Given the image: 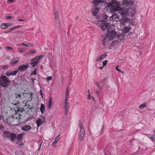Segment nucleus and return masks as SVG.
<instances>
[{
    "mask_svg": "<svg viewBox=\"0 0 155 155\" xmlns=\"http://www.w3.org/2000/svg\"><path fill=\"white\" fill-rule=\"evenodd\" d=\"M113 25H109L108 28V34L107 33L106 34V37H104L103 40L101 44L103 45H106L107 43V38L108 37L109 39L110 40H112L114 38H116L117 34V32L114 31L113 30Z\"/></svg>",
    "mask_w": 155,
    "mask_h": 155,
    "instance_id": "nucleus-1",
    "label": "nucleus"
},
{
    "mask_svg": "<svg viewBox=\"0 0 155 155\" xmlns=\"http://www.w3.org/2000/svg\"><path fill=\"white\" fill-rule=\"evenodd\" d=\"M9 78L4 75H2L0 77V85L2 87H6L9 85L10 83Z\"/></svg>",
    "mask_w": 155,
    "mask_h": 155,
    "instance_id": "nucleus-2",
    "label": "nucleus"
},
{
    "mask_svg": "<svg viewBox=\"0 0 155 155\" xmlns=\"http://www.w3.org/2000/svg\"><path fill=\"white\" fill-rule=\"evenodd\" d=\"M78 125L80 128V130L79 133V140L81 141H83L84 140V137L85 133L84 128L81 121L79 122Z\"/></svg>",
    "mask_w": 155,
    "mask_h": 155,
    "instance_id": "nucleus-3",
    "label": "nucleus"
},
{
    "mask_svg": "<svg viewBox=\"0 0 155 155\" xmlns=\"http://www.w3.org/2000/svg\"><path fill=\"white\" fill-rule=\"evenodd\" d=\"M104 80H102L100 83H96V84L97 86L98 87V90H97L96 91V94H98L100 91L102 89V87L103 86V84L104 82Z\"/></svg>",
    "mask_w": 155,
    "mask_h": 155,
    "instance_id": "nucleus-4",
    "label": "nucleus"
},
{
    "mask_svg": "<svg viewBox=\"0 0 155 155\" xmlns=\"http://www.w3.org/2000/svg\"><path fill=\"white\" fill-rule=\"evenodd\" d=\"M134 3L133 0H123L122 5L125 6L133 5Z\"/></svg>",
    "mask_w": 155,
    "mask_h": 155,
    "instance_id": "nucleus-5",
    "label": "nucleus"
},
{
    "mask_svg": "<svg viewBox=\"0 0 155 155\" xmlns=\"http://www.w3.org/2000/svg\"><path fill=\"white\" fill-rule=\"evenodd\" d=\"M109 26L108 22L106 21H104L101 23L100 27L102 30L103 31H104L107 28H108Z\"/></svg>",
    "mask_w": 155,
    "mask_h": 155,
    "instance_id": "nucleus-6",
    "label": "nucleus"
},
{
    "mask_svg": "<svg viewBox=\"0 0 155 155\" xmlns=\"http://www.w3.org/2000/svg\"><path fill=\"white\" fill-rule=\"evenodd\" d=\"M45 118L44 116H42L40 118L38 119L36 121V123L37 124V126L39 127L42 123H45Z\"/></svg>",
    "mask_w": 155,
    "mask_h": 155,
    "instance_id": "nucleus-7",
    "label": "nucleus"
},
{
    "mask_svg": "<svg viewBox=\"0 0 155 155\" xmlns=\"http://www.w3.org/2000/svg\"><path fill=\"white\" fill-rule=\"evenodd\" d=\"M136 13V12L133 15H132L130 16H129V15H127L125 17H123L122 16H121L122 17V18H121V23H122L123 25H124L126 23H127L128 22H129L130 21V19L129 18H125L127 16H133V15H134Z\"/></svg>",
    "mask_w": 155,
    "mask_h": 155,
    "instance_id": "nucleus-8",
    "label": "nucleus"
},
{
    "mask_svg": "<svg viewBox=\"0 0 155 155\" xmlns=\"http://www.w3.org/2000/svg\"><path fill=\"white\" fill-rule=\"evenodd\" d=\"M38 60L35 57L31 59L30 64L32 67H34L38 64Z\"/></svg>",
    "mask_w": 155,
    "mask_h": 155,
    "instance_id": "nucleus-9",
    "label": "nucleus"
},
{
    "mask_svg": "<svg viewBox=\"0 0 155 155\" xmlns=\"http://www.w3.org/2000/svg\"><path fill=\"white\" fill-rule=\"evenodd\" d=\"M28 68V66L27 65H21L18 67L17 70H18V71H23L27 69Z\"/></svg>",
    "mask_w": 155,
    "mask_h": 155,
    "instance_id": "nucleus-10",
    "label": "nucleus"
},
{
    "mask_svg": "<svg viewBox=\"0 0 155 155\" xmlns=\"http://www.w3.org/2000/svg\"><path fill=\"white\" fill-rule=\"evenodd\" d=\"M31 129V127L30 125H26L22 126L21 127V130L23 131H27Z\"/></svg>",
    "mask_w": 155,
    "mask_h": 155,
    "instance_id": "nucleus-11",
    "label": "nucleus"
},
{
    "mask_svg": "<svg viewBox=\"0 0 155 155\" xmlns=\"http://www.w3.org/2000/svg\"><path fill=\"white\" fill-rule=\"evenodd\" d=\"M10 140L12 141H14L17 138V136L16 134L14 133H11L10 135Z\"/></svg>",
    "mask_w": 155,
    "mask_h": 155,
    "instance_id": "nucleus-12",
    "label": "nucleus"
},
{
    "mask_svg": "<svg viewBox=\"0 0 155 155\" xmlns=\"http://www.w3.org/2000/svg\"><path fill=\"white\" fill-rule=\"evenodd\" d=\"M11 132L9 131H5L4 132V138L9 139L10 138V135Z\"/></svg>",
    "mask_w": 155,
    "mask_h": 155,
    "instance_id": "nucleus-13",
    "label": "nucleus"
},
{
    "mask_svg": "<svg viewBox=\"0 0 155 155\" xmlns=\"http://www.w3.org/2000/svg\"><path fill=\"white\" fill-rule=\"evenodd\" d=\"M91 3H94L96 6L98 5L99 4L102 3L103 1L102 0H91ZM104 2H105V1H104Z\"/></svg>",
    "mask_w": 155,
    "mask_h": 155,
    "instance_id": "nucleus-14",
    "label": "nucleus"
},
{
    "mask_svg": "<svg viewBox=\"0 0 155 155\" xmlns=\"http://www.w3.org/2000/svg\"><path fill=\"white\" fill-rule=\"evenodd\" d=\"M68 101H64V108L65 111V114H67L68 111Z\"/></svg>",
    "mask_w": 155,
    "mask_h": 155,
    "instance_id": "nucleus-15",
    "label": "nucleus"
},
{
    "mask_svg": "<svg viewBox=\"0 0 155 155\" xmlns=\"http://www.w3.org/2000/svg\"><path fill=\"white\" fill-rule=\"evenodd\" d=\"M19 113H18V115L19 116L18 117L16 115H12L11 116V118H13L15 119H17L18 120V122L19 123L20 122L21 117H20L21 115V114L19 115Z\"/></svg>",
    "mask_w": 155,
    "mask_h": 155,
    "instance_id": "nucleus-16",
    "label": "nucleus"
},
{
    "mask_svg": "<svg viewBox=\"0 0 155 155\" xmlns=\"http://www.w3.org/2000/svg\"><path fill=\"white\" fill-rule=\"evenodd\" d=\"M60 136V135L59 134L58 135V136L55 138L54 140L53 141V143H52V145L53 146H54L55 144H56L57 143L58 141L60 139V138H59Z\"/></svg>",
    "mask_w": 155,
    "mask_h": 155,
    "instance_id": "nucleus-17",
    "label": "nucleus"
},
{
    "mask_svg": "<svg viewBox=\"0 0 155 155\" xmlns=\"http://www.w3.org/2000/svg\"><path fill=\"white\" fill-rule=\"evenodd\" d=\"M99 8H95L94 10L92 11V14L94 16H95L97 15V13L99 11Z\"/></svg>",
    "mask_w": 155,
    "mask_h": 155,
    "instance_id": "nucleus-18",
    "label": "nucleus"
},
{
    "mask_svg": "<svg viewBox=\"0 0 155 155\" xmlns=\"http://www.w3.org/2000/svg\"><path fill=\"white\" fill-rule=\"evenodd\" d=\"M124 38V35L122 34L117 35L116 39H117L118 40H121Z\"/></svg>",
    "mask_w": 155,
    "mask_h": 155,
    "instance_id": "nucleus-19",
    "label": "nucleus"
},
{
    "mask_svg": "<svg viewBox=\"0 0 155 155\" xmlns=\"http://www.w3.org/2000/svg\"><path fill=\"white\" fill-rule=\"evenodd\" d=\"M15 153L16 155H24L23 152L22 151L19 150L15 151Z\"/></svg>",
    "mask_w": 155,
    "mask_h": 155,
    "instance_id": "nucleus-20",
    "label": "nucleus"
},
{
    "mask_svg": "<svg viewBox=\"0 0 155 155\" xmlns=\"http://www.w3.org/2000/svg\"><path fill=\"white\" fill-rule=\"evenodd\" d=\"M1 28L2 29H5L8 28L7 23H3L1 24Z\"/></svg>",
    "mask_w": 155,
    "mask_h": 155,
    "instance_id": "nucleus-21",
    "label": "nucleus"
},
{
    "mask_svg": "<svg viewBox=\"0 0 155 155\" xmlns=\"http://www.w3.org/2000/svg\"><path fill=\"white\" fill-rule=\"evenodd\" d=\"M110 18H112V20H115L116 18H118V16L116 14H114L111 16Z\"/></svg>",
    "mask_w": 155,
    "mask_h": 155,
    "instance_id": "nucleus-22",
    "label": "nucleus"
},
{
    "mask_svg": "<svg viewBox=\"0 0 155 155\" xmlns=\"http://www.w3.org/2000/svg\"><path fill=\"white\" fill-rule=\"evenodd\" d=\"M45 110V107L44 104H41V107L40 108V110L41 113L43 114V113L44 110Z\"/></svg>",
    "mask_w": 155,
    "mask_h": 155,
    "instance_id": "nucleus-23",
    "label": "nucleus"
},
{
    "mask_svg": "<svg viewBox=\"0 0 155 155\" xmlns=\"http://www.w3.org/2000/svg\"><path fill=\"white\" fill-rule=\"evenodd\" d=\"M68 88H66V91L65 92V100H66V101H68V97L69 95V94L68 92Z\"/></svg>",
    "mask_w": 155,
    "mask_h": 155,
    "instance_id": "nucleus-24",
    "label": "nucleus"
},
{
    "mask_svg": "<svg viewBox=\"0 0 155 155\" xmlns=\"http://www.w3.org/2000/svg\"><path fill=\"white\" fill-rule=\"evenodd\" d=\"M23 134H19L18 135L17 137V139L18 140H20L22 139Z\"/></svg>",
    "mask_w": 155,
    "mask_h": 155,
    "instance_id": "nucleus-25",
    "label": "nucleus"
},
{
    "mask_svg": "<svg viewBox=\"0 0 155 155\" xmlns=\"http://www.w3.org/2000/svg\"><path fill=\"white\" fill-rule=\"evenodd\" d=\"M129 30L130 29L128 27H125L123 29V32L124 34H126L128 32Z\"/></svg>",
    "mask_w": 155,
    "mask_h": 155,
    "instance_id": "nucleus-26",
    "label": "nucleus"
},
{
    "mask_svg": "<svg viewBox=\"0 0 155 155\" xmlns=\"http://www.w3.org/2000/svg\"><path fill=\"white\" fill-rule=\"evenodd\" d=\"M52 98L51 97H50L48 102V108L49 109H50L52 104Z\"/></svg>",
    "mask_w": 155,
    "mask_h": 155,
    "instance_id": "nucleus-27",
    "label": "nucleus"
},
{
    "mask_svg": "<svg viewBox=\"0 0 155 155\" xmlns=\"http://www.w3.org/2000/svg\"><path fill=\"white\" fill-rule=\"evenodd\" d=\"M15 98L20 99L21 98V97L20 94H17V93H15Z\"/></svg>",
    "mask_w": 155,
    "mask_h": 155,
    "instance_id": "nucleus-28",
    "label": "nucleus"
},
{
    "mask_svg": "<svg viewBox=\"0 0 155 155\" xmlns=\"http://www.w3.org/2000/svg\"><path fill=\"white\" fill-rule=\"evenodd\" d=\"M146 106V104L145 103L141 105H140L139 107V108L141 109H142L144 108V107H145Z\"/></svg>",
    "mask_w": 155,
    "mask_h": 155,
    "instance_id": "nucleus-29",
    "label": "nucleus"
},
{
    "mask_svg": "<svg viewBox=\"0 0 155 155\" xmlns=\"http://www.w3.org/2000/svg\"><path fill=\"white\" fill-rule=\"evenodd\" d=\"M105 128V125H103L102 126L101 130L100 131V135H102L103 134L104 131V130Z\"/></svg>",
    "mask_w": 155,
    "mask_h": 155,
    "instance_id": "nucleus-30",
    "label": "nucleus"
},
{
    "mask_svg": "<svg viewBox=\"0 0 155 155\" xmlns=\"http://www.w3.org/2000/svg\"><path fill=\"white\" fill-rule=\"evenodd\" d=\"M18 49L20 52L25 53V49L24 48H19Z\"/></svg>",
    "mask_w": 155,
    "mask_h": 155,
    "instance_id": "nucleus-31",
    "label": "nucleus"
},
{
    "mask_svg": "<svg viewBox=\"0 0 155 155\" xmlns=\"http://www.w3.org/2000/svg\"><path fill=\"white\" fill-rule=\"evenodd\" d=\"M107 55L106 54H104L101 55L100 56V57L101 58V60H103L104 58H105L107 56Z\"/></svg>",
    "mask_w": 155,
    "mask_h": 155,
    "instance_id": "nucleus-32",
    "label": "nucleus"
},
{
    "mask_svg": "<svg viewBox=\"0 0 155 155\" xmlns=\"http://www.w3.org/2000/svg\"><path fill=\"white\" fill-rule=\"evenodd\" d=\"M43 57V55H41L39 56H36L35 57L36 58L38 61L41 58H42Z\"/></svg>",
    "mask_w": 155,
    "mask_h": 155,
    "instance_id": "nucleus-33",
    "label": "nucleus"
},
{
    "mask_svg": "<svg viewBox=\"0 0 155 155\" xmlns=\"http://www.w3.org/2000/svg\"><path fill=\"white\" fill-rule=\"evenodd\" d=\"M12 73V75L14 76L18 72V70H15L14 71L11 72Z\"/></svg>",
    "mask_w": 155,
    "mask_h": 155,
    "instance_id": "nucleus-34",
    "label": "nucleus"
},
{
    "mask_svg": "<svg viewBox=\"0 0 155 155\" xmlns=\"http://www.w3.org/2000/svg\"><path fill=\"white\" fill-rule=\"evenodd\" d=\"M17 111L18 112L20 111V112L21 113L24 111L25 110H24V108L19 107V108L18 109Z\"/></svg>",
    "mask_w": 155,
    "mask_h": 155,
    "instance_id": "nucleus-35",
    "label": "nucleus"
},
{
    "mask_svg": "<svg viewBox=\"0 0 155 155\" xmlns=\"http://www.w3.org/2000/svg\"><path fill=\"white\" fill-rule=\"evenodd\" d=\"M18 61L17 60H13L12 61V64H15L17 63Z\"/></svg>",
    "mask_w": 155,
    "mask_h": 155,
    "instance_id": "nucleus-36",
    "label": "nucleus"
},
{
    "mask_svg": "<svg viewBox=\"0 0 155 155\" xmlns=\"http://www.w3.org/2000/svg\"><path fill=\"white\" fill-rule=\"evenodd\" d=\"M55 19L56 20L58 19V12L57 11L55 12Z\"/></svg>",
    "mask_w": 155,
    "mask_h": 155,
    "instance_id": "nucleus-37",
    "label": "nucleus"
},
{
    "mask_svg": "<svg viewBox=\"0 0 155 155\" xmlns=\"http://www.w3.org/2000/svg\"><path fill=\"white\" fill-rule=\"evenodd\" d=\"M30 97L31 98V100H29V101H31L32 100V98H33V97H32V96H33V95L34 94L33 93H32V92H31L30 93Z\"/></svg>",
    "mask_w": 155,
    "mask_h": 155,
    "instance_id": "nucleus-38",
    "label": "nucleus"
},
{
    "mask_svg": "<svg viewBox=\"0 0 155 155\" xmlns=\"http://www.w3.org/2000/svg\"><path fill=\"white\" fill-rule=\"evenodd\" d=\"M7 76H12V73L11 72H6L5 74Z\"/></svg>",
    "mask_w": 155,
    "mask_h": 155,
    "instance_id": "nucleus-39",
    "label": "nucleus"
},
{
    "mask_svg": "<svg viewBox=\"0 0 155 155\" xmlns=\"http://www.w3.org/2000/svg\"><path fill=\"white\" fill-rule=\"evenodd\" d=\"M7 25L8 26V27L9 26H12L14 25V23H7Z\"/></svg>",
    "mask_w": 155,
    "mask_h": 155,
    "instance_id": "nucleus-40",
    "label": "nucleus"
},
{
    "mask_svg": "<svg viewBox=\"0 0 155 155\" xmlns=\"http://www.w3.org/2000/svg\"><path fill=\"white\" fill-rule=\"evenodd\" d=\"M107 60H105L103 61V67H104L106 65L107 63Z\"/></svg>",
    "mask_w": 155,
    "mask_h": 155,
    "instance_id": "nucleus-41",
    "label": "nucleus"
},
{
    "mask_svg": "<svg viewBox=\"0 0 155 155\" xmlns=\"http://www.w3.org/2000/svg\"><path fill=\"white\" fill-rule=\"evenodd\" d=\"M21 26H14L13 27V28L14 30L18 28H20Z\"/></svg>",
    "mask_w": 155,
    "mask_h": 155,
    "instance_id": "nucleus-42",
    "label": "nucleus"
},
{
    "mask_svg": "<svg viewBox=\"0 0 155 155\" xmlns=\"http://www.w3.org/2000/svg\"><path fill=\"white\" fill-rule=\"evenodd\" d=\"M150 138L152 140L155 141V135L150 137Z\"/></svg>",
    "mask_w": 155,
    "mask_h": 155,
    "instance_id": "nucleus-43",
    "label": "nucleus"
},
{
    "mask_svg": "<svg viewBox=\"0 0 155 155\" xmlns=\"http://www.w3.org/2000/svg\"><path fill=\"white\" fill-rule=\"evenodd\" d=\"M52 79V78L51 76H48L47 77V80L48 81L51 80Z\"/></svg>",
    "mask_w": 155,
    "mask_h": 155,
    "instance_id": "nucleus-44",
    "label": "nucleus"
},
{
    "mask_svg": "<svg viewBox=\"0 0 155 155\" xmlns=\"http://www.w3.org/2000/svg\"><path fill=\"white\" fill-rule=\"evenodd\" d=\"M5 48L7 49L8 50H12L13 49V48L10 47V46H7L5 47Z\"/></svg>",
    "mask_w": 155,
    "mask_h": 155,
    "instance_id": "nucleus-45",
    "label": "nucleus"
},
{
    "mask_svg": "<svg viewBox=\"0 0 155 155\" xmlns=\"http://www.w3.org/2000/svg\"><path fill=\"white\" fill-rule=\"evenodd\" d=\"M115 69L117 70L119 72H123L121 71L118 68V66L116 67Z\"/></svg>",
    "mask_w": 155,
    "mask_h": 155,
    "instance_id": "nucleus-46",
    "label": "nucleus"
},
{
    "mask_svg": "<svg viewBox=\"0 0 155 155\" xmlns=\"http://www.w3.org/2000/svg\"><path fill=\"white\" fill-rule=\"evenodd\" d=\"M36 74V70L35 69L32 72L31 75H35Z\"/></svg>",
    "mask_w": 155,
    "mask_h": 155,
    "instance_id": "nucleus-47",
    "label": "nucleus"
},
{
    "mask_svg": "<svg viewBox=\"0 0 155 155\" xmlns=\"http://www.w3.org/2000/svg\"><path fill=\"white\" fill-rule=\"evenodd\" d=\"M28 53L31 54H32L35 53V51H29Z\"/></svg>",
    "mask_w": 155,
    "mask_h": 155,
    "instance_id": "nucleus-48",
    "label": "nucleus"
},
{
    "mask_svg": "<svg viewBox=\"0 0 155 155\" xmlns=\"http://www.w3.org/2000/svg\"><path fill=\"white\" fill-rule=\"evenodd\" d=\"M21 45H23V46H25V47H28V45L27 44H26L22 43L21 44Z\"/></svg>",
    "mask_w": 155,
    "mask_h": 155,
    "instance_id": "nucleus-49",
    "label": "nucleus"
},
{
    "mask_svg": "<svg viewBox=\"0 0 155 155\" xmlns=\"http://www.w3.org/2000/svg\"><path fill=\"white\" fill-rule=\"evenodd\" d=\"M91 96H92L90 94H89V95H88V99L90 100H91Z\"/></svg>",
    "mask_w": 155,
    "mask_h": 155,
    "instance_id": "nucleus-50",
    "label": "nucleus"
},
{
    "mask_svg": "<svg viewBox=\"0 0 155 155\" xmlns=\"http://www.w3.org/2000/svg\"><path fill=\"white\" fill-rule=\"evenodd\" d=\"M14 0H8V3H12L13 2Z\"/></svg>",
    "mask_w": 155,
    "mask_h": 155,
    "instance_id": "nucleus-51",
    "label": "nucleus"
},
{
    "mask_svg": "<svg viewBox=\"0 0 155 155\" xmlns=\"http://www.w3.org/2000/svg\"><path fill=\"white\" fill-rule=\"evenodd\" d=\"M101 60V58L100 57H99V58H97L96 59V61H98L100 60Z\"/></svg>",
    "mask_w": 155,
    "mask_h": 155,
    "instance_id": "nucleus-52",
    "label": "nucleus"
},
{
    "mask_svg": "<svg viewBox=\"0 0 155 155\" xmlns=\"http://www.w3.org/2000/svg\"><path fill=\"white\" fill-rule=\"evenodd\" d=\"M11 18H12V16H7L6 17V18L7 19H11Z\"/></svg>",
    "mask_w": 155,
    "mask_h": 155,
    "instance_id": "nucleus-53",
    "label": "nucleus"
},
{
    "mask_svg": "<svg viewBox=\"0 0 155 155\" xmlns=\"http://www.w3.org/2000/svg\"><path fill=\"white\" fill-rule=\"evenodd\" d=\"M35 80H36V79H34V78H32L31 79V81H32V83H34V81H35Z\"/></svg>",
    "mask_w": 155,
    "mask_h": 155,
    "instance_id": "nucleus-54",
    "label": "nucleus"
},
{
    "mask_svg": "<svg viewBox=\"0 0 155 155\" xmlns=\"http://www.w3.org/2000/svg\"><path fill=\"white\" fill-rule=\"evenodd\" d=\"M7 66H4L3 67V69H6L7 68Z\"/></svg>",
    "mask_w": 155,
    "mask_h": 155,
    "instance_id": "nucleus-55",
    "label": "nucleus"
},
{
    "mask_svg": "<svg viewBox=\"0 0 155 155\" xmlns=\"http://www.w3.org/2000/svg\"><path fill=\"white\" fill-rule=\"evenodd\" d=\"M9 30H10V31L11 32L14 31L13 28H11Z\"/></svg>",
    "mask_w": 155,
    "mask_h": 155,
    "instance_id": "nucleus-56",
    "label": "nucleus"
},
{
    "mask_svg": "<svg viewBox=\"0 0 155 155\" xmlns=\"http://www.w3.org/2000/svg\"><path fill=\"white\" fill-rule=\"evenodd\" d=\"M34 109V108L33 107H30V108H29V109L30 110H32V109Z\"/></svg>",
    "mask_w": 155,
    "mask_h": 155,
    "instance_id": "nucleus-57",
    "label": "nucleus"
},
{
    "mask_svg": "<svg viewBox=\"0 0 155 155\" xmlns=\"http://www.w3.org/2000/svg\"><path fill=\"white\" fill-rule=\"evenodd\" d=\"M10 32V30H8V31H5V33H6H6H9V32Z\"/></svg>",
    "mask_w": 155,
    "mask_h": 155,
    "instance_id": "nucleus-58",
    "label": "nucleus"
},
{
    "mask_svg": "<svg viewBox=\"0 0 155 155\" xmlns=\"http://www.w3.org/2000/svg\"><path fill=\"white\" fill-rule=\"evenodd\" d=\"M91 100H92V101H94V100L95 99H94V97H92V96H91Z\"/></svg>",
    "mask_w": 155,
    "mask_h": 155,
    "instance_id": "nucleus-59",
    "label": "nucleus"
},
{
    "mask_svg": "<svg viewBox=\"0 0 155 155\" xmlns=\"http://www.w3.org/2000/svg\"><path fill=\"white\" fill-rule=\"evenodd\" d=\"M24 19H19L18 21H24Z\"/></svg>",
    "mask_w": 155,
    "mask_h": 155,
    "instance_id": "nucleus-60",
    "label": "nucleus"
},
{
    "mask_svg": "<svg viewBox=\"0 0 155 155\" xmlns=\"http://www.w3.org/2000/svg\"><path fill=\"white\" fill-rule=\"evenodd\" d=\"M40 95H41V97L42 98V99H43V97L42 93H40Z\"/></svg>",
    "mask_w": 155,
    "mask_h": 155,
    "instance_id": "nucleus-61",
    "label": "nucleus"
},
{
    "mask_svg": "<svg viewBox=\"0 0 155 155\" xmlns=\"http://www.w3.org/2000/svg\"><path fill=\"white\" fill-rule=\"evenodd\" d=\"M30 92H28V93H27V92H26V93H24L23 94H30Z\"/></svg>",
    "mask_w": 155,
    "mask_h": 155,
    "instance_id": "nucleus-62",
    "label": "nucleus"
},
{
    "mask_svg": "<svg viewBox=\"0 0 155 155\" xmlns=\"http://www.w3.org/2000/svg\"><path fill=\"white\" fill-rule=\"evenodd\" d=\"M103 67H104L103 66L102 67H100L99 68L101 69H103Z\"/></svg>",
    "mask_w": 155,
    "mask_h": 155,
    "instance_id": "nucleus-63",
    "label": "nucleus"
},
{
    "mask_svg": "<svg viewBox=\"0 0 155 155\" xmlns=\"http://www.w3.org/2000/svg\"><path fill=\"white\" fill-rule=\"evenodd\" d=\"M15 114H17V112H15Z\"/></svg>",
    "mask_w": 155,
    "mask_h": 155,
    "instance_id": "nucleus-64",
    "label": "nucleus"
}]
</instances>
